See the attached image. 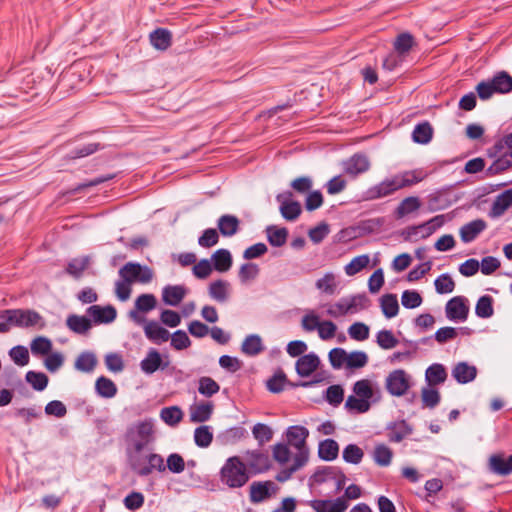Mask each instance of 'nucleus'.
I'll return each mask as SVG.
<instances>
[{
	"mask_svg": "<svg viewBox=\"0 0 512 512\" xmlns=\"http://www.w3.org/2000/svg\"><path fill=\"white\" fill-rule=\"evenodd\" d=\"M309 436V431L303 426H291L287 429V445H290L295 453L293 454V464L286 469H282L277 475L278 482H285L291 476L301 469L308 461L309 449L306 445V439Z\"/></svg>",
	"mask_w": 512,
	"mask_h": 512,
	"instance_id": "1",
	"label": "nucleus"
},
{
	"mask_svg": "<svg viewBox=\"0 0 512 512\" xmlns=\"http://www.w3.org/2000/svg\"><path fill=\"white\" fill-rule=\"evenodd\" d=\"M168 364H162L160 353L156 349H150L146 357L141 361V370L146 374H153L159 368L164 369Z\"/></svg>",
	"mask_w": 512,
	"mask_h": 512,
	"instance_id": "26",
	"label": "nucleus"
},
{
	"mask_svg": "<svg viewBox=\"0 0 512 512\" xmlns=\"http://www.w3.org/2000/svg\"><path fill=\"white\" fill-rule=\"evenodd\" d=\"M496 94L512 92V76L507 71H498L490 79Z\"/></svg>",
	"mask_w": 512,
	"mask_h": 512,
	"instance_id": "27",
	"label": "nucleus"
},
{
	"mask_svg": "<svg viewBox=\"0 0 512 512\" xmlns=\"http://www.w3.org/2000/svg\"><path fill=\"white\" fill-rule=\"evenodd\" d=\"M393 457L392 450L384 445H376L373 452V459L379 466H388L391 463Z\"/></svg>",
	"mask_w": 512,
	"mask_h": 512,
	"instance_id": "53",
	"label": "nucleus"
},
{
	"mask_svg": "<svg viewBox=\"0 0 512 512\" xmlns=\"http://www.w3.org/2000/svg\"><path fill=\"white\" fill-rule=\"evenodd\" d=\"M376 385L368 379H362L354 383L353 392L356 396L369 401L375 395Z\"/></svg>",
	"mask_w": 512,
	"mask_h": 512,
	"instance_id": "41",
	"label": "nucleus"
},
{
	"mask_svg": "<svg viewBox=\"0 0 512 512\" xmlns=\"http://www.w3.org/2000/svg\"><path fill=\"white\" fill-rule=\"evenodd\" d=\"M377 344L385 350L396 347L399 343L398 339L390 330H381L376 335Z\"/></svg>",
	"mask_w": 512,
	"mask_h": 512,
	"instance_id": "58",
	"label": "nucleus"
},
{
	"mask_svg": "<svg viewBox=\"0 0 512 512\" xmlns=\"http://www.w3.org/2000/svg\"><path fill=\"white\" fill-rule=\"evenodd\" d=\"M66 324L70 330L78 334H85L91 329V321L85 316L70 315Z\"/></svg>",
	"mask_w": 512,
	"mask_h": 512,
	"instance_id": "39",
	"label": "nucleus"
},
{
	"mask_svg": "<svg viewBox=\"0 0 512 512\" xmlns=\"http://www.w3.org/2000/svg\"><path fill=\"white\" fill-rule=\"evenodd\" d=\"M425 377L430 386L438 385L445 382L447 372L442 364H433L426 370Z\"/></svg>",
	"mask_w": 512,
	"mask_h": 512,
	"instance_id": "38",
	"label": "nucleus"
},
{
	"mask_svg": "<svg viewBox=\"0 0 512 512\" xmlns=\"http://www.w3.org/2000/svg\"><path fill=\"white\" fill-rule=\"evenodd\" d=\"M33 355H47L52 349V342L43 336L36 337L30 344Z\"/></svg>",
	"mask_w": 512,
	"mask_h": 512,
	"instance_id": "57",
	"label": "nucleus"
},
{
	"mask_svg": "<svg viewBox=\"0 0 512 512\" xmlns=\"http://www.w3.org/2000/svg\"><path fill=\"white\" fill-rule=\"evenodd\" d=\"M319 364V357L315 353L302 355L296 362V371L299 376L308 377L317 370Z\"/></svg>",
	"mask_w": 512,
	"mask_h": 512,
	"instance_id": "18",
	"label": "nucleus"
},
{
	"mask_svg": "<svg viewBox=\"0 0 512 512\" xmlns=\"http://www.w3.org/2000/svg\"><path fill=\"white\" fill-rule=\"evenodd\" d=\"M259 266L255 263H245L239 269V280L242 284H248L255 280L259 275Z\"/></svg>",
	"mask_w": 512,
	"mask_h": 512,
	"instance_id": "52",
	"label": "nucleus"
},
{
	"mask_svg": "<svg viewBox=\"0 0 512 512\" xmlns=\"http://www.w3.org/2000/svg\"><path fill=\"white\" fill-rule=\"evenodd\" d=\"M486 222L482 219L473 220L460 228V238L464 243L473 241L482 231L486 229Z\"/></svg>",
	"mask_w": 512,
	"mask_h": 512,
	"instance_id": "22",
	"label": "nucleus"
},
{
	"mask_svg": "<svg viewBox=\"0 0 512 512\" xmlns=\"http://www.w3.org/2000/svg\"><path fill=\"white\" fill-rule=\"evenodd\" d=\"M349 306V314H354L368 308L370 301L364 294L346 297Z\"/></svg>",
	"mask_w": 512,
	"mask_h": 512,
	"instance_id": "59",
	"label": "nucleus"
},
{
	"mask_svg": "<svg viewBox=\"0 0 512 512\" xmlns=\"http://www.w3.org/2000/svg\"><path fill=\"white\" fill-rule=\"evenodd\" d=\"M119 275L122 279L129 281L130 283H149L153 279V271L147 267L142 266L139 263L128 262L120 270Z\"/></svg>",
	"mask_w": 512,
	"mask_h": 512,
	"instance_id": "9",
	"label": "nucleus"
},
{
	"mask_svg": "<svg viewBox=\"0 0 512 512\" xmlns=\"http://www.w3.org/2000/svg\"><path fill=\"white\" fill-rule=\"evenodd\" d=\"M487 155L494 160H505L508 156L512 157V133L498 139L495 144L487 150Z\"/></svg>",
	"mask_w": 512,
	"mask_h": 512,
	"instance_id": "12",
	"label": "nucleus"
},
{
	"mask_svg": "<svg viewBox=\"0 0 512 512\" xmlns=\"http://www.w3.org/2000/svg\"><path fill=\"white\" fill-rule=\"evenodd\" d=\"M249 479L244 462L239 456L229 457L220 470V480L229 488L243 487Z\"/></svg>",
	"mask_w": 512,
	"mask_h": 512,
	"instance_id": "3",
	"label": "nucleus"
},
{
	"mask_svg": "<svg viewBox=\"0 0 512 512\" xmlns=\"http://www.w3.org/2000/svg\"><path fill=\"white\" fill-rule=\"evenodd\" d=\"M241 350L249 356L258 355L264 350L261 337L257 334L247 336L242 342Z\"/></svg>",
	"mask_w": 512,
	"mask_h": 512,
	"instance_id": "37",
	"label": "nucleus"
},
{
	"mask_svg": "<svg viewBox=\"0 0 512 512\" xmlns=\"http://www.w3.org/2000/svg\"><path fill=\"white\" fill-rule=\"evenodd\" d=\"M150 44L159 51H166L172 44V33L167 28H156L149 35Z\"/></svg>",
	"mask_w": 512,
	"mask_h": 512,
	"instance_id": "21",
	"label": "nucleus"
},
{
	"mask_svg": "<svg viewBox=\"0 0 512 512\" xmlns=\"http://www.w3.org/2000/svg\"><path fill=\"white\" fill-rule=\"evenodd\" d=\"M326 314L333 318H338L340 316H344L349 314V306L347 303V298H341L339 301L333 304H326Z\"/></svg>",
	"mask_w": 512,
	"mask_h": 512,
	"instance_id": "61",
	"label": "nucleus"
},
{
	"mask_svg": "<svg viewBox=\"0 0 512 512\" xmlns=\"http://www.w3.org/2000/svg\"><path fill=\"white\" fill-rule=\"evenodd\" d=\"M157 306V299L153 294H141L139 295L134 303V308L129 311V318L140 325L145 323L147 320L143 314L154 310Z\"/></svg>",
	"mask_w": 512,
	"mask_h": 512,
	"instance_id": "10",
	"label": "nucleus"
},
{
	"mask_svg": "<svg viewBox=\"0 0 512 512\" xmlns=\"http://www.w3.org/2000/svg\"><path fill=\"white\" fill-rule=\"evenodd\" d=\"M232 293L231 284L226 280H216L209 284L208 294L211 299L219 303L227 302Z\"/></svg>",
	"mask_w": 512,
	"mask_h": 512,
	"instance_id": "15",
	"label": "nucleus"
},
{
	"mask_svg": "<svg viewBox=\"0 0 512 512\" xmlns=\"http://www.w3.org/2000/svg\"><path fill=\"white\" fill-rule=\"evenodd\" d=\"M433 137V127L428 121L415 125L412 132V139L418 144H428Z\"/></svg>",
	"mask_w": 512,
	"mask_h": 512,
	"instance_id": "33",
	"label": "nucleus"
},
{
	"mask_svg": "<svg viewBox=\"0 0 512 512\" xmlns=\"http://www.w3.org/2000/svg\"><path fill=\"white\" fill-rule=\"evenodd\" d=\"M399 189V184L396 181L395 176H393L392 178L384 180L381 184L371 189L370 196L371 198H378L383 196L386 197Z\"/></svg>",
	"mask_w": 512,
	"mask_h": 512,
	"instance_id": "36",
	"label": "nucleus"
},
{
	"mask_svg": "<svg viewBox=\"0 0 512 512\" xmlns=\"http://www.w3.org/2000/svg\"><path fill=\"white\" fill-rule=\"evenodd\" d=\"M275 485L272 481L253 482L250 485V501L252 503H259L271 496Z\"/></svg>",
	"mask_w": 512,
	"mask_h": 512,
	"instance_id": "20",
	"label": "nucleus"
},
{
	"mask_svg": "<svg viewBox=\"0 0 512 512\" xmlns=\"http://www.w3.org/2000/svg\"><path fill=\"white\" fill-rule=\"evenodd\" d=\"M127 441L133 451L142 450L154 441V425L152 420H143L133 424L127 432Z\"/></svg>",
	"mask_w": 512,
	"mask_h": 512,
	"instance_id": "5",
	"label": "nucleus"
},
{
	"mask_svg": "<svg viewBox=\"0 0 512 512\" xmlns=\"http://www.w3.org/2000/svg\"><path fill=\"white\" fill-rule=\"evenodd\" d=\"M213 267L218 272H226L232 266L231 253L226 249H218L212 254Z\"/></svg>",
	"mask_w": 512,
	"mask_h": 512,
	"instance_id": "35",
	"label": "nucleus"
},
{
	"mask_svg": "<svg viewBox=\"0 0 512 512\" xmlns=\"http://www.w3.org/2000/svg\"><path fill=\"white\" fill-rule=\"evenodd\" d=\"M444 224V218L441 215L435 216L429 221L416 226L407 227L402 236L406 241L416 242L432 235Z\"/></svg>",
	"mask_w": 512,
	"mask_h": 512,
	"instance_id": "7",
	"label": "nucleus"
},
{
	"mask_svg": "<svg viewBox=\"0 0 512 512\" xmlns=\"http://www.w3.org/2000/svg\"><path fill=\"white\" fill-rule=\"evenodd\" d=\"M428 174L429 172L422 169H415L397 174L395 175V178L399 184L400 189H402L423 181L428 176Z\"/></svg>",
	"mask_w": 512,
	"mask_h": 512,
	"instance_id": "23",
	"label": "nucleus"
},
{
	"mask_svg": "<svg viewBox=\"0 0 512 512\" xmlns=\"http://www.w3.org/2000/svg\"><path fill=\"white\" fill-rule=\"evenodd\" d=\"M445 312L449 320L465 321L469 313L467 299L463 296L453 297L447 302Z\"/></svg>",
	"mask_w": 512,
	"mask_h": 512,
	"instance_id": "11",
	"label": "nucleus"
},
{
	"mask_svg": "<svg viewBox=\"0 0 512 512\" xmlns=\"http://www.w3.org/2000/svg\"><path fill=\"white\" fill-rule=\"evenodd\" d=\"M97 364V358L92 352H83L81 353L76 361L75 368L81 372H91L94 370Z\"/></svg>",
	"mask_w": 512,
	"mask_h": 512,
	"instance_id": "47",
	"label": "nucleus"
},
{
	"mask_svg": "<svg viewBox=\"0 0 512 512\" xmlns=\"http://www.w3.org/2000/svg\"><path fill=\"white\" fill-rule=\"evenodd\" d=\"M370 262V257L366 254L354 257L345 267V273L348 276H354L366 268Z\"/></svg>",
	"mask_w": 512,
	"mask_h": 512,
	"instance_id": "49",
	"label": "nucleus"
},
{
	"mask_svg": "<svg viewBox=\"0 0 512 512\" xmlns=\"http://www.w3.org/2000/svg\"><path fill=\"white\" fill-rule=\"evenodd\" d=\"M339 281L333 272L325 273L321 278L315 282V287L322 293L328 296L334 295L338 289Z\"/></svg>",
	"mask_w": 512,
	"mask_h": 512,
	"instance_id": "31",
	"label": "nucleus"
},
{
	"mask_svg": "<svg viewBox=\"0 0 512 512\" xmlns=\"http://www.w3.org/2000/svg\"><path fill=\"white\" fill-rule=\"evenodd\" d=\"M252 434L254 438L258 441L259 445H264L265 443L269 442L273 437V431L272 429L262 423H257L254 425L252 429Z\"/></svg>",
	"mask_w": 512,
	"mask_h": 512,
	"instance_id": "60",
	"label": "nucleus"
},
{
	"mask_svg": "<svg viewBox=\"0 0 512 512\" xmlns=\"http://www.w3.org/2000/svg\"><path fill=\"white\" fill-rule=\"evenodd\" d=\"M269 243L275 247H281L286 243L288 231L286 228L270 226L266 229Z\"/></svg>",
	"mask_w": 512,
	"mask_h": 512,
	"instance_id": "48",
	"label": "nucleus"
},
{
	"mask_svg": "<svg viewBox=\"0 0 512 512\" xmlns=\"http://www.w3.org/2000/svg\"><path fill=\"white\" fill-rule=\"evenodd\" d=\"M90 259L87 256L72 259L66 268L68 274L75 278H79L82 273L87 269Z\"/></svg>",
	"mask_w": 512,
	"mask_h": 512,
	"instance_id": "51",
	"label": "nucleus"
},
{
	"mask_svg": "<svg viewBox=\"0 0 512 512\" xmlns=\"http://www.w3.org/2000/svg\"><path fill=\"white\" fill-rule=\"evenodd\" d=\"M218 229L225 237L235 235L239 229V220L233 215H223L218 219Z\"/></svg>",
	"mask_w": 512,
	"mask_h": 512,
	"instance_id": "34",
	"label": "nucleus"
},
{
	"mask_svg": "<svg viewBox=\"0 0 512 512\" xmlns=\"http://www.w3.org/2000/svg\"><path fill=\"white\" fill-rule=\"evenodd\" d=\"M241 459L250 477L264 473L270 468L268 455L260 450H247Z\"/></svg>",
	"mask_w": 512,
	"mask_h": 512,
	"instance_id": "8",
	"label": "nucleus"
},
{
	"mask_svg": "<svg viewBox=\"0 0 512 512\" xmlns=\"http://www.w3.org/2000/svg\"><path fill=\"white\" fill-rule=\"evenodd\" d=\"M161 420L169 426H176L183 418V412L178 406L165 407L160 411Z\"/></svg>",
	"mask_w": 512,
	"mask_h": 512,
	"instance_id": "43",
	"label": "nucleus"
},
{
	"mask_svg": "<svg viewBox=\"0 0 512 512\" xmlns=\"http://www.w3.org/2000/svg\"><path fill=\"white\" fill-rule=\"evenodd\" d=\"M413 43V36L408 32H404L397 36L394 42V48L398 53L405 54L412 48Z\"/></svg>",
	"mask_w": 512,
	"mask_h": 512,
	"instance_id": "64",
	"label": "nucleus"
},
{
	"mask_svg": "<svg viewBox=\"0 0 512 512\" xmlns=\"http://www.w3.org/2000/svg\"><path fill=\"white\" fill-rule=\"evenodd\" d=\"M97 393L104 398H112L117 393L115 383L104 376L99 377L95 383Z\"/></svg>",
	"mask_w": 512,
	"mask_h": 512,
	"instance_id": "46",
	"label": "nucleus"
},
{
	"mask_svg": "<svg viewBox=\"0 0 512 512\" xmlns=\"http://www.w3.org/2000/svg\"><path fill=\"white\" fill-rule=\"evenodd\" d=\"M188 290L183 285H167L162 290V300L166 305L178 306Z\"/></svg>",
	"mask_w": 512,
	"mask_h": 512,
	"instance_id": "17",
	"label": "nucleus"
},
{
	"mask_svg": "<svg viewBox=\"0 0 512 512\" xmlns=\"http://www.w3.org/2000/svg\"><path fill=\"white\" fill-rule=\"evenodd\" d=\"M321 321L320 315L314 309H309L301 318V328L308 333L317 331Z\"/></svg>",
	"mask_w": 512,
	"mask_h": 512,
	"instance_id": "45",
	"label": "nucleus"
},
{
	"mask_svg": "<svg viewBox=\"0 0 512 512\" xmlns=\"http://www.w3.org/2000/svg\"><path fill=\"white\" fill-rule=\"evenodd\" d=\"M141 325L143 326L144 334L147 339L155 344L166 342L171 336L166 328L162 327L158 322L154 320L146 321Z\"/></svg>",
	"mask_w": 512,
	"mask_h": 512,
	"instance_id": "13",
	"label": "nucleus"
},
{
	"mask_svg": "<svg viewBox=\"0 0 512 512\" xmlns=\"http://www.w3.org/2000/svg\"><path fill=\"white\" fill-rule=\"evenodd\" d=\"M380 306L385 317H395L399 311L397 296L394 294L383 295L380 299Z\"/></svg>",
	"mask_w": 512,
	"mask_h": 512,
	"instance_id": "42",
	"label": "nucleus"
},
{
	"mask_svg": "<svg viewBox=\"0 0 512 512\" xmlns=\"http://www.w3.org/2000/svg\"><path fill=\"white\" fill-rule=\"evenodd\" d=\"M435 289L439 294H448L453 292L455 282L449 274L440 275L434 282Z\"/></svg>",
	"mask_w": 512,
	"mask_h": 512,
	"instance_id": "63",
	"label": "nucleus"
},
{
	"mask_svg": "<svg viewBox=\"0 0 512 512\" xmlns=\"http://www.w3.org/2000/svg\"><path fill=\"white\" fill-rule=\"evenodd\" d=\"M277 200L280 202L281 215L288 221L298 218L301 213V206L298 202L289 200L283 195H279Z\"/></svg>",
	"mask_w": 512,
	"mask_h": 512,
	"instance_id": "29",
	"label": "nucleus"
},
{
	"mask_svg": "<svg viewBox=\"0 0 512 512\" xmlns=\"http://www.w3.org/2000/svg\"><path fill=\"white\" fill-rule=\"evenodd\" d=\"M310 506L315 512H345L349 506L345 497L334 500H313Z\"/></svg>",
	"mask_w": 512,
	"mask_h": 512,
	"instance_id": "14",
	"label": "nucleus"
},
{
	"mask_svg": "<svg viewBox=\"0 0 512 512\" xmlns=\"http://www.w3.org/2000/svg\"><path fill=\"white\" fill-rule=\"evenodd\" d=\"M493 299L489 295L481 296L475 307V313L480 318H489L493 315Z\"/></svg>",
	"mask_w": 512,
	"mask_h": 512,
	"instance_id": "50",
	"label": "nucleus"
},
{
	"mask_svg": "<svg viewBox=\"0 0 512 512\" xmlns=\"http://www.w3.org/2000/svg\"><path fill=\"white\" fill-rule=\"evenodd\" d=\"M510 207H512V188L505 190L496 197L493 202L490 215L494 218L500 217Z\"/></svg>",
	"mask_w": 512,
	"mask_h": 512,
	"instance_id": "30",
	"label": "nucleus"
},
{
	"mask_svg": "<svg viewBox=\"0 0 512 512\" xmlns=\"http://www.w3.org/2000/svg\"><path fill=\"white\" fill-rule=\"evenodd\" d=\"M26 381L37 391H42L48 384V377L41 372L29 371L26 374Z\"/></svg>",
	"mask_w": 512,
	"mask_h": 512,
	"instance_id": "62",
	"label": "nucleus"
},
{
	"mask_svg": "<svg viewBox=\"0 0 512 512\" xmlns=\"http://www.w3.org/2000/svg\"><path fill=\"white\" fill-rule=\"evenodd\" d=\"M129 462L132 470L140 476H148L154 469L165 471L164 459L156 453L144 455L141 452L132 451L129 454Z\"/></svg>",
	"mask_w": 512,
	"mask_h": 512,
	"instance_id": "4",
	"label": "nucleus"
},
{
	"mask_svg": "<svg viewBox=\"0 0 512 512\" xmlns=\"http://www.w3.org/2000/svg\"><path fill=\"white\" fill-rule=\"evenodd\" d=\"M214 405L211 401L195 403L189 408L190 421L193 423L206 422L211 418Z\"/></svg>",
	"mask_w": 512,
	"mask_h": 512,
	"instance_id": "16",
	"label": "nucleus"
},
{
	"mask_svg": "<svg viewBox=\"0 0 512 512\" xmlns=\"http://www.w3.org/2000/svg\"><path fill=\"white\" fill-rule=\"evenodd\" d=\"M342 457L347 463L357 465L362 461L364 452L359 446L349 444L344 448Z\"/></svg>",
	"mask_w": 512,
	"mask_h": 512,
	"instance_id": "56",
	"label": "nucleus"
},
{
	"mask_svg": "<svg viewBox=\"0 0 512 512\" xmlns=\"http://www.w3.org/2000/svg\"><path fill=\"white\" fill-rule=\"evenodd\" d=\"M104 146L99 142H90L79 144L75 146L67 156V160H76L79 158H84L92 155L96 151L103 149Z\"/></svg>",
	"mask_w": 512,
	"mask_h": 512,
	"instance_id": "32",
	"label": "nucleus"
},
{
	"mask_svg": "<svg viewBox=\"0 0 512 512\" xmlns=\"http://www.w3.org/2000/svg\"><path fill=\"white\" fill-rule=\"evenodd\" d=\"M338 452V443L333 439H326L319 444L318 454L319 457L323 460L331 461L336 459Z\"/></svg>",
	"mask_w": 512,
	"mask_h": 512,
	"instance_id": "40",
	"label": "nucleus"
},
{
	"mask_svg": "<svg viewBox=\"0 0 512 512\" xmlns=\"http://www.w3.org/2000/svg\"><path fill=\"white\" fill-rule=\"evenodd\" d=\"M88 314L96 323H111L115 320L117 312L114 307L93 305L88 308Z\"/></svg>",
	"mask_w": 512,
	"mask_h": 512,
	"instance_id": "24",
	"label": "nucleus"
},
{
	"mask_svg": "<svg viewBox=\"0 0 512 512\" xmlns=\"http://www.w3.org/2000/svg\"><path fill=\"white\" fill-rule=\"evenodd\" d=\"M213 440V433L209 426L203 425L195 429L194 441L197 446L206 448Z\"/></svg>",
	"mask_w": 512,
	"mask_h": 512,
	"instance_id": "55",
	"label": "nucleus"
},
{
	"mask_svg": "<svg viewBox=\"0 0 512 512\" xmlns=\"http://www.w3.org/2000/svg\"><path fill=\"white\" fill-rule=\"evenodd\" d=\"M489 469L495 474L506 476L512 473V454L507 458L492 455L489 458Z\"/></svg>",
	"mask_w": 512,
	"mask_h": 512,
	"instance_id": "28",
	"label": "nucleus"
},
{
	"mask_svg": "<svg viewBox=\"0 0 512 512\" xmlns=\"http://www.w3.org/2000/svg\"><path fill=\"white\" fill-rule=\"evenodd\" d=\"M42 316L30 309H6L0 311V333H8L12 327L42 329Z\"/></svg>",
	"mask_w": 512,
	"mask_h": 512,
	"instance_id": "2",
	"label": "nucleus"
},
{
	"mask_svg": "<svg viewBox=\"0 0 512 512\" xmlns=\"http://www.w3.org/2000/svg\"><path fill=\"white\" fill-rule=\"evenodd\" d=\"M477 375V369L473 365H469L466 362H459L455 365L452 370V376L458 383L466 384L475 379Z\"/></svg>",
	"mask_w": 512,
	"mask_h": 512,
	"instance_id": "25",
	"label": "nucleus"
},
{
	"mask_svg": "<svg viewBox=\"0 0 512 512\" xmlns=\"http://www.w3.org/2000/svg\"><path fill=\"white\" fill-rule=\"evenodd\" d=\"M412 377L403 369L391 371L385 378V388L391 396H404L411 388Z\"/></svg>",
	"mask_w": 512,
	"mask_h": 512,
	"instance_id": "6",
	"label": "nucleus"
},
{
	"mask_svg": "<svg viewBox=\"0 0 512 512\" xmlns=\"http://www.w3.org/2000/svg\"><path fill=\"white\" fill-rule=\"evenodd\" d=\"M295 450L287 444L278 443L272 447V456L273 459L281 466H284L283 469L288 468L293 464V454Z\"/></svg>",
	"mask_w": 512,
	"mask_h": 512,
	"instance_id": "19",
	"label": "nucleus"
},
{
	"mask_svg": "<svg viewBox=\"0 0 512 512\" xmlns=\"http://www.w3.org/2000/svg\"><path fill=\"white\" fill-rule=\"evenodd\" d=\"M345 407L354 413H366L370 409V402L356 395L348 396Z\"/></svg>",
	"mask_w": 512,
	"mask_h": 512,
	"instance_id": "54",
	"label": "nucleus"
},
{
	"mask_svg": "<svg viewBox=\"0 0 512 512\" xmlns=\"http://www.w3.org/2000/svg\"><path fill=\"white\" fill-rule=\"evenodd\" d=\"M421 206L420 200L417 197L410 196L403 199L395 210L397 218H403L406 215L418 210Z\"/></svg>",
	"mask_w": 512,
	"mask_h": 512,
	"instance_id": "44",
	"label": "nucleus"
}]
</instances>
